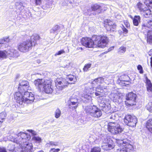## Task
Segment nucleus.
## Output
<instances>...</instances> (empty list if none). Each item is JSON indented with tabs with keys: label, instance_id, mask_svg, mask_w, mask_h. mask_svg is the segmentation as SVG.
Wrapping results in <instances>:
<instances>
[{
	"label": "nucleus",
	"instance_id": "nucleus-1",
	"mask_svg": "<svg viewBox=\"0 0 152 152\" xmlns=\"http://www.w3.org/2000/svg\"><path fill=\"white\" fill-rule=\"evenodd\" d=\"M29 83L27 81H22L19 84L18 92L15 93V98L16 102L22 107L32 102L35 99L34 94L27 91L29 87Z\"/></svg>",
	"mask_w": 152,
	"mask_h": 152
},
{
	"label": "nucleus",
	"instance_id": "nucleus-2",
	"mask_svg": "<svg viewBox=\"0 0 152 152\" xmlns=\"http://www.w3.org/2000/svg\"><path fill=\"white\" fill-rule=\"evenodd\" d=\"M107 79L102 77H99L95 79L92 83H89L86 86L85 90L86 93L90 94L95 93L96 96H98L99 98L102 99V97L104 95L107 90L105 88L102 87L101 85L104 83L108 84L109 83L106 81Z\"/></svg>",
	"mask_w": 152,
	"mask_h": 152
},
{
	"label": "nucleus",
	"instance_id": "nucleus-3",
	"mask_svg": "<svg viewBox=\"0 0 152 152\" xmlns=\"http://www.w3.org/2000/svg\"><path fill=\"white\" fill-rule=\"evenodd\" d=\"M108 42V38L104 35H94L92 38L88 37L82 38L81 39L82 44L86 48H93L94 45L98 47L104 48Z\"/></svg>",
	"mask_w": 152,
	"mask_h": 152
},
{
	"label": "nucleus",
	"instance_id": "nucleus-4",
	"mask_svg": "<svg viewBox=\"0 0 152 152\" xmlns=\"http://www.w3.org/2000/svg\"><path fill=\"white\" fill-rule=\"evenodd\" d=\"M16 137V142L22 146L23 152H32V145L31 143H29L28 141L31 138L29 134L23 132H20L17 135Z\"/></svg>",
	"mask_w": 152,
	"mask_h": 152
},
{
	"label": "nucleus",
	"instance_id": "nucleus-5",
	"mask_svg": "<svg viewBox=\"0 0 152 152\" xmlns=\"http://www.w3.org/2000/svg\"><path fill=\"white\" fill-rule=\"evenodd\" d=\"M34 83L40 91H44L47 94H51L53 91L51 86V82L50 80L38 79L34 81Z\"/></svg>",
	"mask_w": 152,
	"mask_h": 152
},
{
	"label": "nucleus",
	"instance_id": "nucleus-6",
	"mask_svg": "<svg viewBox=\"0 0 152 152\" xmlns=\"http://www.w3.org/2000/svg\"><path fill=\"white\" fill-rule=\"evenodd\" d=\"M40 37L37 34H34L31 37L30 40H27L21 43L18 46V49L20 51L26 52L28 51L31 48L32 46V42L35 45L36 41L38 40Z\"/></svg>",
	"mask_w": 152,
	"mask_h": 152
},
{
	"label": "nucleus",
	"instance_id": "nucleus-7",
	"mask_svg": "<svg viewBox=\"0 0 152 152\" xmlns=\"http://www.w3.org/2000/svg\"><path fill=\"white\" fill-rule=\"evenodd\" d=\"M66 79L61 78L57 80L56 87L59 90H62L66 87L69 83L74 84L77 81L76 77L74 75H67Z\"/></svg>",
	"mask_w": 152,
	"mask_h": 152
},
{
	"label": "nucleus",
	"instance_id": "nucleus-8",
	"mask_svg": "<svg viewBox=\"0 0 152 152\" xmlns=\"http://www.w3.org/2000/svg\"><path fill=\"white\" fill-rule=\"evenodd\" d=\"M83 108L87 115L94 118H98L102 115L100 109L96 106L83 107Z\"/></svg>",
	"mask_w": 152,
	"mask_h": 152
},
{
	"label": "nucleus",
	"instance_id": "nucleus-9",
	"mask_svg": "<svg viewBox=\"0 0 152 152\" xmlns=\"http://www.w3.org/2000/svg\"><path fill=\"white\" fill-rule=\"evenodd\" d=\"M102 149L107 151L113 149L115 147V143L109 136H105L102 139Z\"/></svg>",
	"mask_w": 152,
	"mask_h": 152
},
{
	"label": "nucleus",
	"instance_id": "nucleus-10",
	"mask_svg": "<svg viewBox=\"0 0 152 152\" xmlns=\"http://www.w3.org/2000/svg\"><path fill=\"white\" fill-rule=\"evenodd\" d=\"M108 130L109 132L114 134L120 133L122 130L119 124L117 123L112 122L109 123Z\"/></svg>",
	"mask_w": 152,
	"mask_h": 152
},
{
	"label": "nucleus",
	"instance_id": "nucleus-11",
	"mask_svg": "<svg viewBox=\"0 0 152 152\" xmlns=\"http://www.w3.org/2000/svg\"><path fill=\"white\" fill-rule=\"evenodd\" d=\"M124 121L125 124L129 126L134 127L136 126L137 122V118L135 116L127 115H126Z\"/></svg>",
	"mask_w": 152,
	"mask_h": 152
},
{
	"label": "nucleus",
	"instance_id": "nucleus-12",
	"mask_svg": "<svg viewBox=\"0 0 152 152\" xmlns=\"http://www.w3.org/2000/svg\"><path fill=\"white\" fill-rule=\"evenodd\" d=\"M110 100L107 99L102 98L99 106L101 110L105 113H107L111 108Z\"/></svg>",
	"mask_w": 152,
	"mask_h": 152
},
{
	"label": "nucleus",
	"instance_id": "nucleus-13",
	"mask_svg": "<svg viewBox=\"0 0 152 152\" xmlns=\"http://www.w3.org/2000/svg\"><path fill=\"white\" fill-rule=\"evenodd\" d=\"M137 95L133 92L129 93L126 96L127 101H125L127 105L132 106L135 104Z\"/></svg>",
	"mask_w": 152,
	"mask_h": 152
},
{
	"label": "nucleus",
	"instance_id": "nucleus-14",
	"mask_svg": "<svg viewBox=\"0 0 152 152\" xmlns=\"http://www.w3.org/2000/svg\"><path fill=\"white\" fill-rule=\"evenodd\" d=\"M109 97L114 102L119 103L122 101L120 94L116 91L111 93L110 94Z\"/></svg>",
	"mask_w": 152,
	"mask_h": 152
},
{
	"label": "nucleus",
	"instance_id": "nucleus-15",
	"mask_svg": "<svg viewBox=\"0 0 152 152\" xmlns=\"http://www.w3.org/2000/svg\"><path fill=\"white\" fill-rule=\"evenodd\" d=\"M92 10L94 11L97 10L98 13L107 10L105 5L103 4H96L91 7Z\"/></svg>",
	"mask_w": 152,
	"mask_h": 152
},
{
	"label": "nucleus",
	"instance_id": "nucleus-16",
	"mask_svg": "<svg viewBox=\"0 0 152 152\" xmlns=\"http://www.w3.org/2000/svg\"><path fill=\"white\" fill-rule=\"evenodd\" d=\"M7 56L10 57H18L19 56L18 51L12 48H10L8 50L6 51Z\"/></svg>",
	"mask_w": 152,
	"mask_h": 152
},
{
	"label": "nucleus",
	"instance_id": "nucleus-17",
	"mask_svg": "<svg viewBox=\"0 0 152 152\" xmlns=\"http://www.w3.org/2000/svg\"><path fill=\"white\" fill-rule=\"evenodd\" d=\"M116 142L119 146L124 147L127 146L128 147H132V145L129 144V141L126 139L117 140Z\"/></svg>",
	"mask_w": 152,
	"mask_h": 152
},
{
	"label": "nucleus",
	"instance_id": "nucleus-18",
	"mask_svg": "<svg viewBox=\"0 0 152 152\" xmlns=\"http://www.w3.org/2000/svg\"><path fill=\"white\" fill-rule=\"evenodd\" d=\"M107 23V31H114V29L116 28V25L115 23L111 21L110 20H106Z\"/></svg>",
	"mask_w": 152,
	"mask_h": 152
},
{
	"label": "nucleus",
	"instance_id": "nucleus-19",
	"mask_svg": "<svg viewBox=\"0 0 152 152\" xmlns=\"http://www.w3.org/2000/svg\"><path fill=\"white\" fill-rule=\"evenodd\" d=\"M71 102L69 105L70 108H72V109H76L78 106V103L77 102V100L76 98H73L72 97L70 98L69 101V102Z\"/></svg>",
	"mask_w": 152,
	"mask_h": 152
},
{
	"label": "nucleus",
	"instance_id": "nucleus-20",
	"mask_svg": "<svg viewBox=\"0 0 152 152\" xmlns=\"http://www.w3.org/2000/svg\"><path fill=\"white\" fill-rule=\"evenodd\" d=\"M140 14L146 18L150 17L152 16L151 11L146 7L144 8V9L142 11H141Z\"/></svg>",
	"mask_w": 152,
	"mask_h": 152
},
{
	"label": "nucleus",
	"instance_id": "nucleus-21",
	"mask_svg": "<svg viewBox=\"0 0 152 152\" xmlns=\"http://www.w3.org/2000/svg\"><path fill=\"white\" fill-rule=\"evenodd\" d=\"M130 78L127 75H124L121 76L118 79V82L120 83H122L124 82H126V83H128V81L130 80Z\"/></svg>",
	"mask_w": 152,
	"mask_h": 152
},
{
	"label": "nucleus",
	"instance_id": "nucleus-22",
	"mask_svg": "<svg viewBox=\"0 0 152 152\" xmlns=\"http://www.w3.org/2000/svg\"><path fill=\"white\" fill-rule=\"evenodd\" d=\"M145 83L147 90L149 93L152 92V83L147 77H145Z\"/></svg>",
	"mask_w": 152,
	"mask_h": 152
},
{
	"label": "nucleus",
	"instance_id": "nucleus-23",
	"mask_svg": "<svg viewBox=\"0 0 152 152\" xmlns=\"http://www.w3.org/2000/svg\"><path fill=\"white\" fill-rule=\"evenodd\" d=\"M141 22V18L139 15L134 16L133 21V25L136 26H138Z\"/></svg>",
	"mask_w": 152,
	"mask_h": 152
},
{
	"label": "nucleus",
	"instance_id": "nucleus-24",
	"mask_svg": "<svg viewBox=\"0 0 152 152\" xmlns=\"http://www.w3.org/2000/svg\"><path fill=\"white\" fill-rule=\"evenodd\" d=\"M146 126L147 129L152 133V119H150L147 121Z\"/></svg>",
	"mask_w": 152,
	"mask_h": 152
},
{
	"label": "nucleus",
	"instance_id": "nucleus-25",
	"mask_svg": "<svg viewBox=\"0 0 152 152\" xmlns=\"http://www.w3.org/2000/svg\"><path fill=\"white\" fill-rule=\"evenodd\" d=\"M132 147H128L127 146L123 148L122 149L119 148L117 149V152H132L131 149Z\"/></svg>",
	"mask_w": 152,
	"mask_h": 152
},
{
	"label": "nucleus",
	"instance_id": "nucleus-26",
	"mask_svg": "<svg viewBox=\"0 0 152 152\" xmlns=\"http://www.w3.org/2000/svg\"><path fill=\"white\" fill-rule=\"evenodd\" d=\"M83 98L82 100L86 102H91L92 100L91 96L88 94H84L83 96Z\"/></svg>",
	"mask_w": 152,
	"mask_h": 152
},
{
	"label": "nucleus",
	"instance_id": "nucleus-27",
	"mask_svg": "<svg viewBox=\"0 0 152 152\" xmlns=\"http://www.w3.org/2000/svg\"><path fill=\"white\" fill-rule=\"evenodd\" d=\"M147 42L152 44V30H148L147 34Z\"/></svg>",
	"mask_w": 152,
	"mask_h": 152
},
{
	"label": "nucleus",
	"instance_id": "nucleus-28",
	"mask_svg": "<svg viewBox=\"0 0 152 152\" xmlns=\"http://www.w3.org/2000/svg\"><path fill=\"white\" fill-rule=\"evenodd\" d=\"M10 39L8 37H6L0 39V47H1L2 44H6L9 42Z\"/></svg>",
	"mask_w": 152,
	"mask_h": 152
},
{
	"label": "nucleus",
	"instance_id": "nucleus-29",
	"mask_svg": "<svg viewBox=\"0 0 152 152\" xmlns=\"http://www.w3.org/2000/svg\"><path fill=\"white\" fill-rule=\"evenodd\" d=\"M136 7L139 9L140 13L141 12V11H142L144 9V8H145L142 4L140 2H138L137 4Z\"/></svg>",
	"mask_w": 152,
	"mask_h": 152
},
{
	"label": "nucleus",
	"instance_id": "nucleus-30",
	"mask_svg": "<svg viewBox=\"0 0 152 152\" xmlns=\"http://www.w3.org/2000/svg\"><path fill=\"white\" fill-rule=\"evenodd\" d=\"M126 48L124 46H121L118 49V53L120 55L123 54L126 51Z\"/></svg>",
	"mask_w": 152,
	"mask_h": 152
},
{
	"label": "nucleus",
	"instance_id": "nucleus-31",
	"mask_svg": "<svg viewBox=\"0 0 152 152\" xmlns=\"http://www.w3.org/2000/svg\"><path fill=\"white\" fill-rule=\"evenodd\" d=\"M32 139L33 140L37 143H40L41 142L42 140L41 138L38 136H33Z\"/></svg>",
	"mask_w": 152,
	"mask_h": 152
},
{
	"label": "nucleus",
	"instance_id": "nucleus-32",
	"mask_svg": "<svg viewBox=\"0 0 152 152\" xmlns=\"http://www.w3.org/2000/svg\"><path fill=\"white\" fill-rule=\"evenodd\" d=\"M7 56L6 51H0V58H6Z\"/></svg>",
	"mask_w": 152,
	"mask_h": 152
},
{
	"label": "nucleus",
	"instance_id": "nucleus-33",
	"mask_svg": "<svg viewBox=\"0 0 152 152\" xmlns=\"http://www.w3.org/2000/svg\"><path fill=\"white\" fill-rule=\"evenodd\" d=\"M61 114L60 110L58 108L56 109L55 113V117L57 118H58L60 116Z\"/></svg>",
	"mask_w": 152,
	"mask_h": 152
},
{
	"label": "nucleus",
	"instance_id": "nucleus-34",
	"mask_svg": "<svg viewBox=\"0 0 152 152\" xmlns=\"http://www.w3.org/2000/svg\"><path fill=\"white\" fill-rule=\"evenodd\" d=\"M144 3L147 6L152 8V0H145Z\"/></svg>",
	"mask_w": 152,
	"mask_h": 152
},
{
	"label": "nucleus",
	"instance_id": "nucleus-35",
	"mask_svg": "<svg viewBox=\"0 0 152 152\" xmlns=\"http://www.w3.org/2000/svg\"><path fill=\"white\" fill-rule=\"evenodd\" d=\"M59 28V26L58 25H56L52 29L50 30V32L56 34H57L58 33V30Z\"/></svg>",
	"mask_w": 152,
	"mask_h": 152
},
{
	"label": "nucleus",
	"instance_id": "nucleus-36",
	"mask_svg": "<svg viewBox=\"0 0 152 152\" xmlns=\"http://www.w3.org/2000/svg\"><path fill=\"white\" fill-rule=\"evenodd\" d=\"M91 64H86L83 69V70L84 72H87L89 70V69L91 67Z\"/></svg>",
	"mask_w": 152,
	"mask_h": 152
},
{
	"label": "nucleus",
	"instance_id": "nucleus-37",
	"mask_svg": "<svg viewBox=\"0 0 152 152\" xmlns=\"http://www.w3.org/2000/svg\"><path fill=\"white\" fill-rule=\"evenodd\" d=\"M6 116V112H3L0 113V120L4 121L5 118Z\"/></svg>",
	"mask_w": 152,
	"mask_h": 152
},
{
	"label": "nucleus",
	"instance_id": "nucleus-38",
	"mask_svg": "<svg viewBox=\"0 0 152 152\" xmlns=\"http://www.w3.org/2000/svg\"><path fill=\"white\" fill-rule=\"evenodd\" d=\"M146 108L150 112L152 113V102H150L146 106Z\"/></svg>",
	"mask_w": 152,
	"mask_h": 152
},
{
	"label": "nucleus",
	"instance_id": "nucleus-39",
	"mask_svg": "<svg viewBox=\"0 0 152 152\" xmlns=\"http://www.w3.org/2000/svg\"><path fill=\"white\" fill-rule=\"evenodd\" d=\"M101 149L99 147H94L92 148L91 152H100Z\"/></svg>",
	"mask_w": 152,
	"mask_h": 152
},
{
	"label": "nucleus",
	"instance_id": "nucleus-40",
	"mask_svg": "<svg viewBox=\"0 0 152 152\" xmlns=\"http://www.w3.org/2000/svg\"><path fill=\"white\" fill-rule=\"evenodd\" d=\"M47 146H57L58 145V142H57L50 141L47 143L46 144Z\"/></svg>",
	"mask_w": 152,
	"mask_h": 152
},
{
	"label": "nucleus",
	"instance_id": "nucleus-41",
	"mask_svg": "<svg viewBox=\"0 0 152 152\" xmlns=\"http://www.w3.org/2000/svg\"><path fill=\"white\" fill-rule=\"evenodd\" d=\"M46 2L45 4H46V6L47 8L50 7L51 6L53 0H45Z\"/></svg>",
	"mask_w": 152,
	"mask_h": 152
},
{
	"label": "nucleus",
	"instance_id": "nucleus-42",
	"mask_svg": "<svg viewBox=\"0 0 152 152\" xmlns=\"http://www.w3.org/2000/svg\"><path fill=\"white\" fill-rule=\"evenodd\" d=\"M147 23V27L152 29V19L148 20Z\"/></svg>",
	"mask_w": 152,
	"mask_h": 152
},
{
	"label": "nucleus",
	"instance_id": "nucleus-43",
	"mask_svg": "<svg viewBox=\"0 0 152 152\" xmlns=\"http://www.w3.org/2000/svg\"><path fill=\"white\" fill-rule=\"evenodd\" d=\"M137 69L139 70V72L141 74H142L143 72L142 67L140 65H138L137 67Z\"/></svg>",
	"mask_w": 152,
	"mask_h": 152
},
{
	"label": "nucleus",
	"instance_id": "nucleus-44",
	"mask_svg": "<svg viewBox=\"0 0 152 152\" xmlns=\"http://www.w3.org/2000/svg\"><path fill=\"white\" fill-rule=\"evenodd\" d=\"M65 53V51L64 50H61L58 51V53H56L55 55V56H56L57 55H59Z\"/></svg>",
	"mask_w": 152,
	"mask_h": 152
},
{
	"label": "nucleus",
	"instance_id": "nucleus-45",
	"mask_svg": "<svg viewBox=\"0 0 152 152\" xmlns=\"http://www.w3.org/2000/svg\"><path fill=\"white\" fill-rule=\"evenodd\" d=\"M27 131L31 133L33 136H35V135L37 134L36 132L32 129L28 130Z\"/></svg>",
	"mask_w": 152,
	"mask_h": 152
},
{
	"label": "nucleus",
	"instance_id": "nucleus-46",
	"mask_svg": "<svg viewBox=\"0 0 152 152\" xmlns=\"http://www.w3.org/2000/svg\"><path fill=\"white\" fill-rule=\"evenodd\" d=\"M0 152H7L5 148L0 146Z\"/></svg>",
	"mask_w": 152,
	"mask_h": 152
},
{
	"label": "nucleus",
	"instance_id": "nucleus-47",
	"mask_svg": "<svg viewBox=\"0 0 152 152\" xmlns=\"http://www.w3.org/2000/svg\"><path fill=\"white\" fill-rule=\"evenodd\" d=\"M60 150L59 148L55 149V148H51L50 151L52 152H58L60 151Z\"/></svg>",
	"mask_w": 152,
	"mask_h": 152
},
{
	"label": "nucleus",
	"instance_id": "nucleus-48",
	"mask_svg": "<svg viewBox=\"0 0 152 152\" xmlns=\"http://www.w3.org/2000/svg\"><path fill=\"white\" fill-rule=\"evenodd\" d=\"M122 30L124 33L127 34L128 32V30L123 25L122 27Z\"/></svg>",
	"mask_w": 152,
	"mask_h": 152
},
{
	"label": "nucleus",
	"instance_id": "nucleus-49",
	"mask_svg": "<svg viewBox=\"0 0 152 152\" xmlns=\"http://www.w3.org/2000/svg\"><path fill=\"white\" fill-rule=\"evenodd\" d=\"M120 85H122V86H126V85H128L129 84V81H128V83H126V82H122V83H119Z\"/></svg>",
	"mask_w": 152,
	"mask_h": 152
},
{
	"label": "nucleus",
	"instance_id": "nucleus-50",
	"mask_svg": "<svg viewBox=\"0 0 152 152\" xmlns=\"http://www.w3.org/2000/svg\"><path fill=\"white\" fill-rule=\"evenodd\" d=\"M35 2L36 5H40L41 3V0H35Z\"/></svg>",
	"mask_w": 152,
	"mask_h": 152
},
{
	"label": "nucleus",
	"instance_id": "nucleus-51",
	"mask_svg": "<svg viewBox=\"0 0 152 152\" xmlns=\"http://www.w3.org/2000/svg\"><path fill=\"white\" fill-rule=\"evenodd\" d=\"M125 26L128 28H129L130 27L129 23L127 22L125 23Z\"/></svg>",
	"mask_w": 152,
	"mask_h": 152
},
{
	"label": "nucleus",
	"instance_id": "nucleus-52",
	"mask_svg": "<svg viewBox=\"0 0 152 152\" xmlns=\"http://www.w3.org/2000/svg\"><path fill=\"white\" fill-rule=\"evenodd\" d=\"M114 48V46H113L112 47H111L109 48L108 49V51H111V50H113V49Z\"/></svg>",
	"mask_w": 152,
	"mask_h": 152
},
{
	"label": "nucleus",
	"instance_id": "nucleus-53",
	"mask_svg": "<svg viewBox=\"0 0 152 152\" xmlns=\"http://www.w3.org/2000/svg\"><path fill=\"white\" fill-rule=\"evenodd\" d=\"M83 50V48L82 47H78L77 48V50Z\"/></svg>",
	"mask_w": 152,
	"mask_h": 152
},
{
	"label": "nucleus",
	"instance_id": "nucleus-54",
	"mask_svg": "<svg viewBox=\"0 0 152 152\" xmlns=\"http://www.w3.org/2000/svg\"><path fill=\"white\" fill-rule=\"evenodd\" d=\"M150 59H151V61H150L151 66V68H152V57Z\"/></svg>",
	"mask_w": 152,
	"mask_h": 152
},
{
	"label": "nucleus",
	"instance_id": "nucleus-55",
	"mask_svg": "<svg viewBox=\"0 0 152 152\" xmlns=\"http://www.w3.org/2000/svg\"><path fill=\"white\" fill-rule=\"evenodd\" d=\"M3 122V121H1L0 120V127L1 126V124Z\"/></svg>",
	"mask_w": 152,
	"mask_h": 152
},
{
	"label": "nucleus",
	"instance_id": "nucleus-56",
	"mask_svg": "<svg viewBox=\"0 0 152 152\" xmlns=\"http://www.w3.org/2000/svg\"><path fill=\"white\" fill-rule=\"evenodd\" d=\"M14 147H13V148H12V149H8V150H9V151H11L13 150L14 149Z\"/></svg>",
	"mask_w": 152,
	"mask_h": 152
},
{
	"label": "nucleus",
	"instance_id": "nucleus-57",
	"mask_svg": "<svg viewBox=\"0 0 152 152\" xmlns=\"http://www.w3.org/2000/svg\"><path fill=\"white\" fill-rule=\"evenodd\" d=\"M38 152H44V151L42 150H41Z\"/></svg>",
	"mask_w": 152,
	"mask_h": 152
},
{
	"label": "nucleus",
	"instance_id": "nucleus-58",
	"mask_svg": "<svg viewBox=\"0 0 152 152\" xmlns=\"http://www.w3.org/2000/svg\"><path fill=\"white\" fill-rule=\"evenodd\" d=\"M131 18L132 19V20L133 21V19L134 17H133L132 16V17H131Z\"/></svg>",
	"mask_w": 152,
	"mask_h": 152
},
{
	"label": "nucleus",
	"instance_id": "nucleus-59",
	"mask_svg": "<svg viewBox=\"0 0 152 152\" xmlns=\"http://www.w3.org/2000/svg\"><path fill=\"white\" fill-rule=\"evenodd\" d=\"M19 4H20V5H21L22 4V3H20Z\"/></svg>",
	"mask_w": 152,
	"mask_h": 152
},
{
	"label": "nucleus",
	"instance_id": "nucleus-60",
	"mask_svg": "<svg viewBox=\"0 0 152 152\" xmlns=\"http://www.w3.org/2000/svg\"><path fill=\"white\" fill-rule=\"evenodd\" d=\"M142 27H143V26H144L145 27V25H142Z\"/></svg>",
	"mask_w": 152,
	"mask_h": 152
},
{
	"label": "nucleus",
	"instance_id": "nucleus-61",
	"mask_svg": "<svg viewBox=\"0 0 152 152\" xmlns=\"http://www.w3.org/2000/svg\"><path fill=\"white\" fill-rule=\"evenodd\" d=\"M152 71V70H151Z\"/></svg>",
	"mask_w": 152,
	"mask_h": 152
}]
</instances>
